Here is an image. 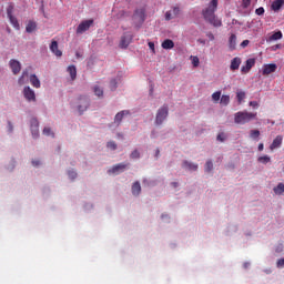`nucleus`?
Masks as SVG:
<instances>
[{"label": "nucleus", "mask_w": 284, "mask_h": 284, "mask_svg": "<svg viewBox=\"0 0 284 284\" xmlns=\"http://www.w3.org/2000/svg\"><path fill=\"white\" fill-rule=\"evenodd\" d=\"M93 92H94L95 97H99L100 99H101V97H103V89L99 85L93 87Z\"/></svg>", "instance_id": "7c9ffc66"}, {"label": "nucleus", "mask_w": 284, "mask_h": 284, "mask_svg": "<svg viewBox=\"0 0 284 284\" xmlns=\"http://www.w3.org/2000/svg\"><path fill=\"white\" fill-rule=\"evenodd\" d=\"M254 119H256V113L247 111H239L234 114V123L237 125H245V123H250V121H254Z\"/></svg>", "instance_id": "f03ea898"}, {"label": "nucleus", "mask_w": 284, "mask_h": 284, "mask_svg": "<svg viewBox=\"0 0 284 284\" xmlns=\"http://www.w3.org/2000/svg\"><path fill=\"white\" fill-rule=\"evenodd\" d=\"M149 48L152 50V52H154V42H149Z\"/></svg>", "instance_id": "4d7b16f0"}, {"label": "nucleus", "mask_w": 284, "mask_h": 284, "mask_svg": "<svg viewBox=\"0 0 284 284\" xmlns=\"http://www.w3.org/2000/svg\"><path fill=\"white\" fill-rule=\"evenodd\" d=\"M275 48H281V44H277Z\"/></svg>", "instance_id": "e2e57ef3"}, {"label": "nucleus", "mask_w": 284, "mask_h": 284, "mask_svg": "<svg viewBox=\"0 0 284 284\" xmlns=\"http://www.w3.org/2000/svg\"><path fill=\"white\" fill-rule=\"evenodd\" d=\"M128 165L130 164L119 163L113 165L108 172L109 174H119V172H125V170L128 169Z\"/></svg>", "instance_id": "6e6552de"}, {"label": "nucleus", "mask_w": 284, "mask_h": 284, "mask_svg": "<svg viewBox=\"0 0 284 284\" xmlns=\"http://www.w3.org/2000/svg\"><path fill=\"white\" fill-rule=\"evenodd\" d=\"M39 165H41V161H39V160H33L32 161V166L33 168H39Z\"/></svg>", "instance_id": "603ef678"}, {"label": "nucleus", "mask_w": 284, "mask_h": 284, "mask_svg": "<svg viewBox=\"0 0 284 284\" xmlns=\"http://www.w3.org/2000/svg\"><path fill=\"white\" fill-rule=\"evenodd\" d=\"M130 43H132V34L124 33L120 40V48L125 49Z\"/></svg>", "instance_id": "f8f14e48"}, {"label": "nucleus", "mask_w": 284, "mask_h": 284, "mask_svg": "<svg viewBox=\"0 0 284 284\" xmlns=\"http://www.w3.org/2000/svg\"><path fill=\"white\" fill-rule=\"evenodd\" d=\"M219 8V0H212L205 9L202 10V17L204 21L213 26L214 28H221L223 22L216 18V10Z\"/></svg>", "instance_id": "f257e3e1"}, {"label": "nucleus", "mask_w": 284, "mask_h": 284, "mask_svg": "<svg viewBox=\"0 0 284 284\" xmlns=\"http://www.w3.org/2000/svg\"><path fill=\"white\" fill-rule=\"evenodd\" d=\"M222 105H230V95H222L220 99Z\"/></svg>", "instance_id": "2f4dec72"}, {"label": "nucleus", "mask_w": 284, "mask_h": 284, "mask_svg": "<svg viewBox=\"0 0 284 284\" xmlns=\"http://www.w3.org/2000/svg\"><path fill=\"white\" fill-rule=\"evenodd\" d=\"M88 108H90V99L88 97H80L78 99V111L80 114H83Z\"/></svg>", "instance_id": "423d86ee"}, {"label": "nucleus", "mask_w": 284, "mask_h": 284, "mask_svg": "<svg viewBox=\"0 0 284 284\" xmlns=\"http://www.w3.org/2000/svg\"><path fill=\"white\" fill-rule=\"evenodd\" d=\"M131 159H140L141 158V153H139V150H134L132 153H131Z\"/></svg>", "instance_id": "37998d69"}, {"label": "nucleus", "mask_w": 284, "mask_h": 284, "mask_svg": "<svg viewBox=\"0 0 284 284\" xmlns=\"http://www.w3.org/2000/svg\"><path fill=\"white\" fill-rule=\"evenodd\" d=\"M199 42L205 44V40H199Z\"/></svg>", "instance_id": "680f3d73"}, {"label": "nucleus", "mask_w": 284, "mask_h": 284, "mask_svg": "<svg viewBox=\"0 0 284 284\" xmlns=\"http://www.w3.org/2000/svg\"><path fill=\"white\" fill-rule=\"evenodd\" d=\"M280 39H283V32L281 31H276L268 37V41H278Z\"/></svg>", "instance_id": "bb28decb"}, {"label": "nucleus", "mask_w": 284, "mask_h": 284, "mask_svg": "<svg viewBox=\"0 0 284 284\" xmlns=\"http://www.w3.org/2000/svg\"><path fill=\"white\" fill-rule=\"evenodd\" d=\"M245 97H246L245 91H242V90L236 91V100L240 105L241 103H243V100L245 99Z\"/></svg>", "instance_id": "cd10ccee"}, {"label": "nucleus", "mask_w": 284, "mask_h": 284, "mask_svg": "<svg viewBox=\"0 0 284 284\" xmlns=\"http://www.w3.org/2000/svg\"><path fill=\"white\" fill-rule=\"evenodd\" d=\"M239 68H241V58H234L231 61V70H239Z\"/></svg>", "instance_id": "a878e982"}, {"label": "nucleus", "mask_w": 284, "mask_h": 284, "mask_svg": "<svg viewBox=\"0 0 284 284\" xmlns=\"http://www.w3.org/2000/svg\"><path fill=\"white\" fill-rule=\"evenodd\" d=\"M168 114H169V108H168V104H164L156 112L155 125H162L163 121H165V119H168Z\"/></svg>", "instance_id": "20e7f679"}, {"label": "nucleus", "mask_w": 284, "mask_h": 284, "mask_svg": "<svg viewBox=\"0 0 284 284\" xmlns=\"http://www.w3.org/2000/svg\"><path fill=\"white\" fill-rule=\"evenodd\" d=\"M206 37L210 39V41H214V33L209 32L206 33Z\"/></svg>", "instance_id": "5fc2aeb1"}, {"label": "nucleus", "mask_w": 284, "mask_h": 284, "mask_svg": "<svg viewBox=\"0 0 284 284\" xmlns=\"http://www.w3.org/2000/svg\"><path fill=\"white\" fill-rule=\"evenodd\" d=\"M131 190H132L133 196H139V194H141V183L139 182L133 183Z\"/></svg>", "instance_id": "4be33fe9"}, {"label": "nucleus", "mask_w": 284, "mask_h": 284, "mask_svg": "<svg viewBox=\"0 0 284 284\" xmlns=\"http://www.w3.org/2000/svg\"><path fill=\"white\" fill-rule=\"evenodd\" d=\"M251 3H252V0H242L243 8H250Z\"/></svg>", "instance_id": "49530a36"}, {"label": "nucleus", "mask_w": 284, "mask_h": 284, "mask_svg": "<svg viewBox=\"0 0 284 284\" xmlns=\"http://www.w3.org/2000/svg\"><path fill=\"white\" fill-rule=\"evenodd\" d=\"M128 114H130V111H128V110L118 112L114 118V123H118V125H120L121 121H123V118L128 116Z\"/></svg>", "instance_id": "2eb2a0df"}, {"label": "nucleus", "mask_w": 284, "mask_h": 284, "mask_svg": "<svg viewBox=\"0 0 284 284\" xmlns=\"http://www.w3.org/2000/svg\"><path fill=\"white\" fill-rule=\"evenodd\" d=\"M276 265H277V267H284V258L277 260Z\"/></svg>", "instance_id": "864d4df0"}, {"label": "nucleus", "mask_w": 284, "mask_h": 284, "mask_svg": "<svg viewBox=\"0 0 284 284\" xmlns=\"http://www.w3.org/2000/svg\"><path fill=\"white\" fill-rule=\"evenodd\" d=\"M219 141L223 142L225 141V134L224 133H220L217 134V138H216Z\"/></svg>", "instance_id": "3c124183"}, {"label": "nucleus", "mask_w": 284, "mask_h": 284, "mask_svg": "<svg viewBox=\"0 0 284 284\" xmlns=\"http://www.w3.org/2000/svg\"><path fill=\"white\" fill-rule=\"evenodd\" d=\"M106 148H109V150H116V142L114 141L108 142Z\"/></svg>", "instance_id": "58836bf2"}, {"label": "nucleus", "mask_w": 284, "mask_h": 284, "mask_svg": "<svg viewBox=\"0 0 284 284\" xmlns=\"http://www.w3.org/2000/svg\"><path fill=\"white\" fill-rule=\"evenodd\" d=\"M33 139H37L39 136V129H31Z\"/></svg>", "instance_id": "de8ad7c7"}, {"label": "nucleus", "mask_w": 284, "mask_h": 284, "mask_svg": "<svg viewBox=\"0 0 284 284\" xmlns=\"http://www.w3.org/2000/svg\"><path fill=\"white\" fill-rule=\"evenodd\" d=\"M183 168H185L186 170H190L191 172H196L199 170V164H194L192 162L184 161Z\"/></svg>", "instance_id": "a211bd4d"}, {"label": "nucleus", "mask_w": 284, "mask_h": 284, "mask_svg": "<svg viewBox=\"0 0 284 284\" xmlns=\"http://www.w3.org/2000/svg\"><path fill=\"white\" fill-rule=\"evenodd\" d=\"M254 65H256V59H254V58L247 59L245 62V65H243L241 68L242 74H247V72H250V70H252V68H254Z\"/></svg>", "instance_id": "0eeeda50"}, {"label": "nucleus", "mask_w": 284, "mask_h": 284, "mask_svg": "<svg viewBox=\"0 0 284 284\" xmlns=\"http://www.w3.org/2000/svg\"><path fill=\"white\" fill-rule=\"evenodd\" d=\"M191 61H192L193 68H199V64L201 63V61L199 60V57L191 55Z\"/></svg>", "instance_id": "473e14b6"}, {"label": "nucleus", "mask_w": 284, "mask_h": 284, "mask_svg": "<svg viewBox=\"0 0 284 284\" xmlns=\"http://www.w3.org/2000/svg\"><path fill=\"white\" fill-rule=\"evenodd\" d=\"M9 67L12 71V74L17 75L19 72H21V62L19 60L11 59L9 61Z\"/></svg>", "instance_id": "1a4fd4ad"}, {"label": "nucleus", "mask_w": 284, "mask_h": 284, "mask_svg": "<svg viewBox=\"0 0 284 284\" xmlns=\"http://www.w3.org/2000/svg\"><path fill=\"white\" fill-rule=\"evenodd\" d=\"M212 100L217 103V101H221V91H216L212 94Z\"/></svg>", "instance_id": "e433bc0d"}, {"label": "nucleus", "mask_w": 284, "mask_h": 284, "mask_svg": "<svg viewBox=\"0 0 284 284\" xmlns=\"http://www.w3.org/2000/svg\"><path fill=\"white\" fill-rule=\"evenodd\" d=\"M30 83L33 88H41V81L37 77V74H31L30 75Z\"/></svg>", "instance_id": "aec40b11"}, {"label": "nucleus", "mask_w": 284, "mask_h": 284, "mask_svg": "<svg viewBox=\"0 0 284 284\" xmlns=\"http://www.w3.org/2000/svg\"><path fill=\"white\" fill-rule=\"evenodd\" d=\"M34 30H37V22H34V20H29L26 26V32L31 34V32H34Z\"/></svg>", "instance_id": "6ab92c4d"}, {"label": "nucleus", "mask_w": 284, "mask_h": 284, "mask_svg": "<svg viewBox=\"0 0 284 284\" xmlns=\"http://www.w3.org/2000/svg\"><path fill=\"white\" fill-rule=\"evenodd\" d=\"M132 21L136 28H141L145 22V9H136L133 13Z\"/></svg>", "instance_id": "7ed1b4c3"}, {"label": "nucleus", "mask_w": 284, "mask_h": 284, "mask_svg": "<svg viewBox=\"0 0 284 284\" xmlns=\"http://www.w3.org/2000/svg\"><path fill=\"white\" fill-rule=\"evenodd\" d=\"M255 14H257V17H262V14H265V9L263 7H260L255 10Z\"/></svg>", "instance_id": "a19ab883"}, {"label": "nucleus", "mask_w": 284, "mask_h": 284, "mask_svg": "<svg viewBox=\"0 0 284 284\" xmlns=\"http://www.w3.org/2000/svg\"><path fill=\"white\" fill-rule=\"evenodd\" d=\"M31 129H39V120L38 119L31 120Z\"/></svg>", "instance_id": "79ce46f5"}, {"label": "nucleus", "mask_w": 284, "mask_h": 284, "mask_svg": "<svg viewBox=\"0 0 284 284\" xmlns=\"http://www.w3.org/2000/svg\"><path fill=\"white\" fill-rule=\"evenodd\" d=\"M240 45L241 48H247V45H250V40H243Z\"/></svg>", "instance_id": "09e8293b"}, {"label": "nucleus", "mask_w": 284, "mask_h": 284, "mask_svg": "<svg viewBox=\"0 0 284 284\" xmlns=\"http://www.w3.org/2000/svg\"><path fill=\"white\" fill-rule=\"evenodd\" d=\"M8 19L10 21L11 26H13V28L16 30H20L21 29V27L19 24V20L14 16H9Z\"/></svg>", "instance_id": "5701e85b"}, {"label": "nucleus", "mask_w": 284, "mask_h": 284, "mask_svg": "<svg viewBox=\"0 0 284 284\" xmlns=\"http://www.w3.org/2000/svg\"><path fill=\"white\" fill-rule=\"evenodd\" d=\"M92 26H94V20L93 19H89V20H83L77 28V34H83V32H88V30H90V28H92Z\"/></svg>", "instance_id": "39448f33"}, {"label": "nucleus", "mask_w": 284, "mask_h": 284, "mask_svg": "<svg viewBox=\"0 0 284 284\" xmlns=\"http://www.w3.org/2000/svg\"><path fill=\"white\" fill-rule=\"evenodd\" d=\"M163 50H172L174 48V41L166 39L162 42Z\"/></svg>", "instance_id": "b1692460"}, {"label": "nucleus", "mask_w": 284, "mask_h": 284, "mask_svg": "<svg viewBox=\"0 0 284 284\" xmlns=\"http://www.w3.org/2000/svg\"><path fill=\"white\" fill-rule=\"evenodd\" d=\"M50 50L55 54V57H63V52L59 50V42H57V40L51 41Z\"/></svg>", "instance_id": "4468645a"}, {"label": "nucleus", "mask_w": 284, "mask_h": 284, "mask_svg": "<svg viewBox=\"0 0 284 284\" xmlns=\"http://www.w3.org/2000/svg\"><path fill=\"white\" fill-rule=\"evenodd\" d=\"M283 144V135H277L272 144L270 145V150H276V148H278L280 145Z\"/></svg>", "instance_id": "dca6fc26"}, {"label": "nucleus", "mask_w": 284, "mask_h": 284, "mask_svg": "<svg viewBox=\"0 0 284 284\" xmlns=\"http://www.w3.org/2000/svg\"><path fill=\"white\" fill-rule=\"evenodd\" d=\"M264 148H265L264 144L260 143L257 146L258 152H263Z\"/></svg>", "instance_id": "6e6d98bb"}, {"label": "nucleus", "mask_w": 284, "mask_h": 284, "mask_svg": "<svg viewBox=\"0 0 284 284\" xmlns=\"http://www.w3.org/2000/svg\"><path fill=\"white\" fill-rule=\"evenodd\" d=\"M213 169H214V164L212 163V161L211 160L206 161V163H205V172H210Z\"/></svg>", "instance_id": "4c0bfd02"}, {"label": "nucleus", "mask_w": 284, "mask_h": 284, "mask_svg": "<svg viewBox=\"0 0 284 284\" xmlns=\"http://www.w3.org/2000/svg\"><path fill=\"white\" fill-rule=\"evenodd\" d=\"M77 57H80L79 53H77Z\"/></svg>", "instance_id": "0e129e2a"}, {"label": "nucleus", "mask_w": 284, "mask_h": 284, "mask_svg": "<svg viewBox=\"0 0 284 284\" xmlns=\"http://www.w3.org/2000/svg\"><path fill=\"white\" fill-rule=\"evenodd\" d=\"M283 6H284L283 0H275L271 4V10H273V12H278V10L283 8Z\"/></svg>", "instance_id": "f3484780"}, {"label": "nucleus", "mask_w": 284, "mask_h": 284, "mask_svg": "<svg viewBox=\"0 0 284 284\" xmlns=\"http://www.w3.org/2000/svg\"><path fill=\"white\" fill-rule=\"evenodd\" d=\"M229 48L230 50H236V34L234 33L229 38Z\"/></svg>", "instance_id": "412c9836"}, {"label": "nucleus", "mask_w": 284, "mask_h": 284, "mask_svg": "<svg viewBox=\"0 0 284 284\" xmlns=\"http://www.w3.org/2000/svg\"><path fill=\"white\" fill-rule=\"evenodd\" d=\"M156 154H159V150L156 151Z\"/></svg>", "instance_id": "69168bd1"}, {"label": "nucleus", "mask_w": 284, "mask_h": 284, "mask_svg": "<svg viewBox=\"0 0 284 284\" xmlns=\"http://www.w3.org/2000/svg\"><path fill=\"white\" fill-rule=\"evenodd\" d=\"M42 132H43L44 136H54V132H52V129H50L48 126H45Z\"/></svg>", "instance_id": "c9c22d12"}, {"label": "nucleus", "mask_w": 284, "mask_h": 284, "mask_svg": "<svg viewBox=\"0 0 284 284\" xmlns=\"http://www.w3.org/2000/svg\"><path fill=\"white\" fill-rule=\"evenodd\" d=\"M250 136H251V139H258V136H261V131H258V130H251L250 131Z\"/></svg>", "instance_id": "f704fd0d"}, {"label": "nucleus", "mask_w": 284, "mask_h": 284, "mask_svg": "<svg viewBox=\"0 0 284 284\" xmlns=\"http://www.w3.org/2000/svg\"><path fill=\"white\" fill-rule=\"evenodd\" d=\"M278 67L274 63H270V64H264L263 65V70H262V74L263 77H267L270 74H273V72H276V69Z\"/></svg>", "instance_id": "9b49d317"}, {"label": "nucleus", "mask_w": 284, "mask_h": 284, "mask_svg": "<svg viewBox=\"0 0 284 284\" xmlns=\"http://www.w3.org/2000/svg\"><path fill=\"white\" fill-rule=\"evenodd\" d=\"M248 105H250L251 108L256 109V108H258V102H256V101H251V102L248 103Z\"/></svg>", "instance_id": "8fccbe9b"}, {"label": "nucleus", "mask_w": 284, "mask_h": 284, "mask_svg": "<svg viewBox=\"0 0 284 284\" xmlns=\"http://www.w3.org/2000/svg\"><path fill=\"white\" fill-rule=\"evenodd\" d=\"M14 11V6L10 4L8 8H7V17H13L12 16V12Z\"/></svg>", "instance_id": "ea45409f"}, {"label": "nucleus", "mask_w": 284, "mask_h": 284, "mask_svg": "<svg viewBox=\"0 0 284 284\" xmlns=\"http://www.w3.org/2000/svg\"><path fill=\"white\" fill-rule=\"evenodd\" d=\"M173 187H179V182H172Z\"/></svg>", "instance_id": "13d9d810"}, {"label": "nucleus", "mask_w": 284, "mask_h": 284, "mask_svg": "<svg viewBox=\"0 0 284 284\" xmlns=\"http://www.w3.org/2000/svg\"><path fill=\"white\" fill-rule=\"evenodd\" d=\"M273 192H275V194L280 195L284 193V184L283 183H278L274 189Z\"/></svg>", "instance_id": "c756f323"}, {"label": "nucleus", "mask_w": 284, "mask_h": 284, "mask_svg": "<svg viewBox=\"0 0 284 284\" xmlns=\"http://www.w3.org/2000/svg\"><path fill=\"white\" fill-rule=\"evenodd\" d=\"M9 132H12V123L9 122Z\"/></svg>", "instance_id": "bf43d9fd"}, {"label": "nucleus", "mask_w": 284, "mask_h": 284, "mask_svg": "<svg viewBox=\"0 0 284 284\" xmlns=\"http://www.w3.org/2000/svg\"><path fill=\"white\" fill-rule=\"evenodd\" d=\"M23 94L27 101H37V95L34 94V90H32L30 87H24Z\"/></svg>", "instance_id": "ddd939ff"}, {"label": "nucleus", "mask_w": 284, "mask_h": 284, "mask_svg": "<svg viewBox=\"0 0 284 284\" xmlns=\"http://www.w3.org/2000/svg\"><path fill=\"white\" fill-rule=\"evenodd\" d=\"M257 161L258 163H263L264 165H266V163H270L271 159L268 155H263V156H260Z\"/></svg>", "instance_id": "72a5a7b5"}, {"label": "nucleus", "mask_w": 284, "mask_h": 284, "mask_svg": "<svg viewBox=\"0 0 284 284\" xmlns=\"http://www.w3.org/2000/svg\"><path fill=\"white\" fill-rule=\"evenodd\" d=\"M68 176H69V179H71V181H74V179H77L78 174L75 173V171H69Z\"/></svg>", "instance_id": "c03bdc74"}, {"label": "nucleus", "mask_w": 284, "mask_h": 284, "mask_svg": "<svg viewBox=\"0 0 284 284\" xmlns=\"http://www.w3.org/2000/svg\"><path fill=\"white\" fill-rule=\"evenodd\" d=\"M181 14V9L179 7H174L171 11H166L165 20L172 21V19H176Z\"/></svg>", "instance_id": "9d476101"}, {"label": "nucleus", "mask_w": 284, "mask_h": 284, "mask_svg": "<svg viewBox=\"0 0 284 284\" xmlns=\"http://www.w3.org/2000/svg\"><path fill=\"white\" fill-rule=\"evenodd\" d=\"M68 72L71 77V80L74 81V79H77V67L74 65L68 67Z\"/></svg>", "instance_id": "c85d7f7f"}, {"label": "nucleus", "mask_w": 284, "mask_h": 284, "mask_svg": "<svg viewBox=\"0 0 284 284\" xmlns=\"http://www.w3.org/2000/svg\"><path fill=\"white\" fill-rule=\"evenodd\" d=\"M19 85H26L28 83V70H24L18 80Z\"/></svg>", "instance_id": "393cba45"}, {"label": "nucleus", "mask_w": 284, "mask_h": 284, "mask_svg": "<svg viewBox=\"0 0 284 284\" xmlns=\"http://www.w3.org/2000/svg\"><path fill=\"white\" fill-rule=\"evenodd\" d=\"M110 90L112 91L116 90V80L113 79L110 81Z\"/></svg>", "instance_id": "a18cd8bd"}, {"label": "nucleus", "mask_w": 284, "mask_h": 284, "mask_svg": "<svg viewBox=\"0 0 284 284\" xmlns=\"http://www.w3.org/2000/svg\"><path fill=\"white\" fill-rule=\"evenodd\" d=\"M244 267L245 268L250 267V263H244Z\"/></svg>", "instance_id": "052dcab7"}]
</instances>
